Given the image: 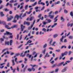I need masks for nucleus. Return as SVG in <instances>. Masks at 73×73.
<instances>
[{
    "label": "nucleus",
    "mask_w": 73,
    "mask_h": 73,
    "mask_svg": "<svg viewBox=\"0 0 73 73\" xmlns=\"http://www.w3.org/2000/svg\"><path fill=\"white\" fill-rule=\"evenodd\" d=\"M23 15V13H21L19 16L18 15H16L15 17L14 18L13 20V23H16L17 22V20H16V18L17 20H19V17L21 18V19H22V17H21V16Z\"/></svg>",
    "instance_id": "f257e3e1"
},
{
    "label": "nucleus",
    "mask_w": 73,
    "mask_h": 73,
    "mask_svg": "<svg viewBox=\"0 0 73 73\" xmlns=\"http://www.w3.org/2000/svg\"><path fill=\"white\" fill-rule=\"evenodd\" d=\"M27 53H29V50H28L27 51L26 50L25 52H24V51H23L21 53L20 56L22 57H25V54H26Z\"/></svg>",
    "instance_id": "f03ea898"
},
{
    "label": "nucleus",
    "mask_w": 73,
    "mask_h": 73,
    "mask_svg": "<svg viewBox=\"0 0 73 73\" xmlns=\"http://www.w3.org/2000/svg\"><path fill=\"white\" fill-rule=\"evenodd\" d=\"M20 55L19 54H15V55L13 56V57H12V58H14L15 60V62H16V64H18V62L17 61V58H16V57L17 56H18Z\"/></svg>",
    "instance_id": "7ed1b4c3"
},
{
    "label": "nucleus",
    "mask_w": 73,
    "mask_h": 73,
    "mask_svg": "<svg viewBox=\"0 0 73 73\" xmlns=\"http://www.w3.org/2000/svg\"><path fill=\"white\" fill-rule=\"evenodd\" d=\"M68 52H66L62 54L61 56H60L59 57V60H61L62 57L64 56H66L67 54H68Z\"/></svg>",
    "instance_id": "20e7f679"
},
{
    "label": "nucleus",
    "mask_w": 73,
    "mask_h": 73,
    "mask_svg": "<svg viewBox=\"0 0 73 73\" xmlns=\"http://www.w3.org/2000/svg\"><path fill=\"white\" fill-rule=\"evenodd\" d=\"M53 11H51L48 13V17L50 18V19H53L54 18V15H52L51 14L52 13Z\"/></svg>",
    "instance_id": "39448f33"
},
{
    "label": "nucleus",
    "mask_w": 73,
    "mask_h": 73,
    "mask_svg": "<svg viewBox=\"0 0 73 73\" xmlns=\"http://www.w3.org/2000/svg\"><path fill=\"white\" fill-rule=\"evenodd\" d=\"M13 17L12 16H10V17H7V21H11L12 20V19H13Z\"/></svg>",
    "instance_id": "423d86ee"
},
{
    "label": "nucleus",
    "mask_w": 73,
    "mask_h": 73,
    "mask_svg": "<svg viewBox=\"0 0 73 73\" xmlns=\"http://www.w3.org/2000/svg\"><path fill=\"white\" fill-rule=\"evenodd\" d=\"M61 1H63L64 3V4L62 5V7H63V8L65 7V4H66V0H61Z\"/></svg>",
    "instance_id": "0eeeda50"
},
{
    "label": "nucleus",
    "mask_w": 73,
    "mask_h": 73,
    "mask_svg": "<svg viewBox=\"0 0 73 73\" xmlns=\"http://www.w3.org/2000/svg\"><path fill=\"white\" fill-rule=\"evenodd\" d=\"M58 15H57L56 17H55L54 18V23H56L58 20V19H57L58 18Z\"/></svg>",
    "instance_id": "6e6552de"
},
{
    "label": "nucleus",
    "mask_w": 73,
    "mask_h": 73,
    "mask_svg": "<svg viewBox=\"0 0 73 73\" xmlns=\"http://www.w3.org/2000/svg\"><path fill=\"white\" fill-rule=\"evenodd\" d=\"M37 5V2H36L34 3L31 6H29V8H31V7H33L34 6H35L36 5Z\"/></svg>",
    "instance_id": "1a4fd4ad"
},
{
    "label": "nucleus",
    "mask_w": 73,
    "mask_h": 73,
    "mask_svg": "<svg viewBox=\"0 0 73 73\" xmlns=\"http://www.w3.org/2000/svg\"><path fill=\"white\" fill-rule=\"evenodd\" d=\"M26 56L27 57H28L29 58H30L32 57V55L30 54H26Z\"/></svg>",
    "instance_id": "9d476101"
},
{
    "label": "nucleus",
    "mask_w": 73,
    "mask_h": 73,
    "mask_svg": "<svg viewBox=\"0 0 73 73\" xmlns=\"http://www.w3.org/2000/svg\"><path fill=\"white\" fill-rule=\"evenodd\" d=\"M60 20L62 22H64L65 21V19L64 18V17L63 16H61L60 17Z\"/></svg>",
    "instance_id": "9b49d317"
},
{
    "label": "nucleus",
    "mask_w": 73,
    "mask_h": 73,
    "mask_svg": "<svg viewBox=\"0 0 73 73\" xmlns=\"http://www.w3.org/2000/svg\"><path fill=\"white\" fill-rule=\"evenodd\" d=\"M64 62H63L60 63H59L58 65H57V66L58 67L59 66H61V65H62L64 64Z\"/></svg>",
    "instance_id": "f8f14e48"
},
{
    "label": "nucleus",
    "mask_w": 73,
    "mask_h": 73,
    "mask_svg": "<svg viewBox=\"0 0 73 73\" xmlns=\"http://www.w3.org/2000/svg\"><path fill=\"white\" fill-rule=\"evenodd\" d=\"M5 45H9V42L8 41H5Z\"/></svg>",
    "instance_id": "ddd939ff"
},
{
    "label": "nucleus",
    "mask_w": 73,
    "mask_h": 73,
    "mask_svg": "<svg viewBox=\"0 0 73 73\" xmlns=\"http://www.w3.org/2000/svg\"><path fill=\"white\" fill-rule=\"evenodd\" d=\"M50 56V55L48 53H46V55L44 56V58H45V57H49Z\"/></svg>",
    "instance_id": "4468645a"
},
{
    "label": "nucleus",
    "mask_w": 73,
    "mask_h": 73,
    "mask_svg": "<svg viewBox=\"0 0 73 73\" xmlns=\"http://www.w3.org/2000/svg\"><path fill=\"white\" fill-rule=\"evenodd\" d=\"M5 27L6 28H7V29H11V27H9V26L7 25H5Z\"/></svg>",
    "instance_id": "2eb2a0df"
},
{
    "label": "nucleus",
    "mask_w": 73,
    "mask_h": 73,
    "mask_svg": "<svg viewBox=\"0 0 73 73\" xmlns=\"http://www.w3.org/2000/svg\"><path fill=\"white\" fill-rule=\"evenodd\" d=\"M24 28H25V26H23V25H21V29L22 32L23 31V30H24Z\"/></svg>",
    "instance_id": "dca6fc26"
},
{
    "label": "nucleus",
    "mask_w": 73,
    "mask_h": 73,
    "mask_svg": "<svg viewBox=\"0 0 73 73\" xmlns=\"http://www.w3.org/2000/svg\"><path fill=\"white\" fill-rule=\"evenodd\" d=\"M30 23L29 22H25L24 24H26V25H27V26H28L30 25Z\"/></svg>",
    "instance_id": "f3484780"
},
{
    "label": "nucleus",
    "mask_w": 73,
    "mask_h": 73,
    "mask_svg": "<svg viewBox=\"0 0 73 73\" xmlns=\"http://www.w3.org/2000/svg\"><path fill=\"white\" fill-rule=\"evenodd\" d=\"M66 68H64L62 69L61 71V72L62 73H64V72H66Z\"/></svg>",
    "instance_id": "a211bd4d"
},
{
    "label": "nucleus",
    "mask_w": 73,
    "mask_h": 73,
    "mask_svg": "<svg viewBox=\"0 0 73 73\" xmlns=\"http://www.w3.org/2000/svg\"><path fill=\"white\" fill-rule=\"evenodd\" d=\"M57 23H55L54 24V25L51 26V28H54V27H55L56 26V25H57Z\"/></svg>",
    "instance_id": "6ab92c4d"
},
{
    "label": "nucleus",
    "mask_w": 73,
    "mask_h": 73,
    "mask_svg": "<svg viewBox=\"0 0 73 73\" xmlns=\"http://www.w3.org/2000/svg\"><path fill=\"white\" fill-rule=\"evenodd\" d=\"M58 36V35L57 34H56L54 35L53 36V37L54 38H56V37H57Z\"/></svg>",
    "instance_id": "aec40b11"
},
{
    "label": "nucleus",
    "mask_w": 73,
    "mask_h": 73,
    "mask_svg": "<svg viewBox=\"0 0 73 73\" xmlns=\"http://www.w3.org/2000/svg\"><path fill=\"white\" fill-rule=\"evenodd\" d=\"M12 66H14L15 65V62L14 60H12Z\"/></svg>",
    "instance_id": "412c9836"
},
{
    "label": "nucleus",
    "mask_w": 73,
    "mask_h": 73,
    "mask_svg": "<svg viewBox=\"0 0 73 73\" xmlns=\"http://www.w3.org/2000/svg\"><path fill=\"white\" fill-rule=\"evenodd\" d=\"M13 42V40H11L9 42L10 45H12V43Z\"/></svg>",
    "instance_id": "4be33fe9"
},
{
    "label": "nucleus",
    "mask_w": 73,
    "mask_h": 73,
    "mask_svg": "<svg viewBox=\"0 0 73 73\" xmlns=\"http://www.w3.org/2000/svg\"><path fill=\"white\" fill-rule=\"evenodd\" d=\"M17 27V25H14L13 26L11 27V29H13L14 28H16V27Z\"/></svg>",
    "instance_id": "5701e85b"
},
{
    "label": "nucleus",
    "mask_w": 73,
    "mask_h": 73,
    "mask_svg": "<svg viewBox=\"0 0 73 73\" xmlns=\"http://www.w3.org/2000/svg\"><path fill=\"white\" fill-rule=\"evenodd\" d=\"M0 15L1 16H4V14H3V12H0Z\"/></svg>",
    "instance_id": "b1692460"
},
{
    "label": "nucleus",
    "mask_w": 73,
    "mask_h": 73,
    "mask_svg": "<svg viewBox=\"0 0 73 73\" xmlns=\"http://www.w3.org/2000/svg\"><path fill=\"white\" fill-rule=\"evenodd\" d=\"M46 6L47 7L49 6V2L48 1H46Z\"/></svg>",
    "instance_id": "393cba45"
},
{
    "label": "nucleus",
    "mask_w": 73,
    "mask_h": 73,
    "mask_svg": "<svg viewBox=\"0 0 73 73\" xmlns=\"http://www.w3.org/2000/svg\"><path fill=\"white\" fill-rule=\"evenodd\" d=\"M56 42H55V41L54 42L52 43V44L51 45H52V46H56V45H55V44H56Z\"/></svg>",
    "instance_id": "a878e982"
},
{
    "label": "nucleus",
    "mask_w": 73,
    "mask_h": 73,
    "mask_svg": "<svg viewBox=\"0 0 73 73\" xmlns=\"http://www.w3.org/2000/svg\"><path fill=\"white\" fill-rule=\"evenodd\" d=\"M41 2V0L39 1H38V5H41V4L42 3V2Z\"/></svg>",
    "instance_id": "bb28decb"
},
{
    "label": "nucleus",
    "mask_w": 73,
    "mask_h": 73,
    "mask_svg": "<svg viewBox=\"0 0 73 73\" xmlns=\"http://www.w3.org/2000/svg\"><path fill=\"white\" fill-rule=\"evenodd\" d=\"M27 60H28V59H27V58H25V59L24 63H25V64H27Z\"/></svg>",
    "instance_id": "cd10ccee"
},
{
    "label": "nucleus",
    "mask_w": 73,
    "mask_h": 73,
    "mask_svg": "<svg viewBox=\"0 0 73 73\" xmlns=\"http://www.w3.org/2000/svg\"><path fill=\"white\" fill-rule=\"evenodd\" d=\"M47 46V44H45L43 46V48H45Z\"/></svg>",
    "instance_id": "c85d7f7f"
},
{
    "label": "nucleus",
    "mask_w": 73,
    "mask_h": 73,
    "mask_svg": "<svg viewBox=\"0 0 73 73\" xmlns=\"http://www.w3.org/2000/svg\"><path fill=\"white\" fill-rule=\"evenodd\" d=\"M45 52H46V49H45L43 51H42V53L44 54H45Z\"/></svg>",
    "instance_id": "c756f323"
},
{
    "label": "nucleus",
    "mask_w": 73,
    "mask_h": 73,
    "mask_svg": "<svg viewBox=\"0 0 73 73\" xmlns=\"http://www.w3.org/2000/svg\"><path fill=\"white\" fill-rule=\"evenodd\" d=\"M70 15L72 17H73V11H71L70 13Z\"/></svg>",
    "instance_id": "7c9ffc66"
},
{
    "label": "nucleus",
    "mask_w": 73,
    "mask_h": 73,
    "mask_svg": "<svg viewBox=\"0 0 73 73\" xmlns=\"http://www.w3.org/2000/svg\"><path fill=\"white\" fill-rule=\"evenodd\" d=\"M33 25H31V27H29L28 28V29H29V30L31 29L32 28V27H33Z\"/></svg>",
    "instance_id": "2f4dec72"
},
{
    "label": "nucleus",
    "mask_w": 73,
    "mask_h": 73,
    "mask_svg": "<svg viewBox=\"0 0 73 73\" xmlns=\"http://www.w3.org/2000/svg\"><path fill=\"white\" fill-rule=\"evenodd\" d=\"M17 70L18 72H19V66H17Z\"/></svg>",
    "instance_id": "473e14b6"
},
{
    "label": "nucleus",
    "mask_w": 73,
    "mask_h": 73,
    "mask_svg": "<svg viewBox=\"0 0 73 73\" xmlns=\"http://www.w3.org/2000/svg\"><path fill=\"white\" fill-rule=\"evenodd\" d=\"M3 38H5V39H6V40H8V38L4 36H3Z\"/></svg>",
    "instance_id": "72a5a7b5"
},
{
    "label": "nucleus",
    "mask_w": 73,
    "mask_h": 73,
    "mask_svg": "<svg viewBox=\"0 0 73 73\" xmlns=\"http://www.w3.org/2000/svg\"><path fill=\"white\" fill-rule=\"evenodd\" d=\"M33 19L34 18V17H31L29 19L30 21H32V20H33Z\"/></svg>",
    "instance_id": "f704fd0d"
},
{
    "label": "nucleus",
    "mask_w": 73,
    "mask_h": 73,
    "mask_svg": "<svg viewBox=\"0 0 73 73\" xmlns=\"http://www.w3.org/2000/svg\"><path fill=\"white\" fill-rule=\"evenodd\" d=\"M58 68H56L55 70L54 71V72L55 73H57L58 72Z\"/></svg>",
    "instance_id": "c9c22d12"
},
{
    "label": "nucleus",
    "mask_w": 73,
    "mask_h": 73,
    "mask_svg": "<svg viewBox=\"0 0 73 73\" xmlns=\"http://www.w3.org/2000/svg\"><path fill=\"white\" fill-rule=\"evenodd\" d=\"M64 48H66V46H62L61 48L62 49Z\"/></svg>",
    "instance_id": "e433bc0d"
},
{
    "label": "nucleus",
    "mask_w": 73,
    "mask_h": 73,
    "mask_svg": "<svg viewBox=\"0 0 73 73\" xmlns=\"http://www.w3.org/2000/svg\"><path fill=\"white\" fill-rule=\"evenodd\" d=\"M7 35H12V33L8 32H7Z\"/></svg>",
    "instance_id": "4c0bfd02"
},
{
    "label": "nucleus",
    "mask_w": 73,
    "mask_h": 73,
    "mask_svg": "<svg viewBox=\"0 0 73 73\" xmlns=\"http://www.w3.org/2000/svg\"><path fill=\"white\" fill-rule=\"evenodd\" d=\"M72 52L70 51L69 52H68V56H70V54H72Z\"/></svg>",
    "instance_id": "58836bf2"
},
{
    "label": "nucleus",
    "mask_w": 73,
    "mask_h": 73,
    "mask_svg": "<svg viewBox=\"0 0 73 73\" xmlns=\"http://www.w3.org/2000/svg\"><path fill=\"white\" fill-rule=\"evenodd\" d=\"M4 38H0V40L1 41H4Z\"/></svg>",
    "instance_id": "ea45409f"
},
{
    "label": "nucleus",
    "mask_w": 73,
    "mask_h": 73,
    "mask_svg": "<svg viewBox=\"0 0 73 73\" xmlns=\"http://www.w3.org/2000/svg\"><path fill=\"white\" fill-rule=\"evenodd\" d=\"M64 13L66 14L68 13V11L66 9H64Z\"/></svg>",
    "instance_id": "a19ab883"
},
{
    "label": "nucleus",
    "mask_w": 73,
    "mask_h": 73,
    "mask_svg": "<svg viewBox=\"0 0 73 73\" xmlns=\"http://www.w3.org/2000/svg\"><path fill=\"white\" fill-rule=\"evenodd\" d=\"M28 5H26L25 7V9L26 10H27L28 9Z\"/></svg>",
    "instance_id": "79ce46f5"
},
{
    "label": "nucleus",
    "mask_w": 73,
    "mask_h": 73,
    "mask_svg": "<svg viewBox=\"0 0 73 73\" xmlns=\"http://www.w3.org/2000/svg\"><path fill=\"white\" fill-rule=\"evenodd\" d=\"M48 22V23H50V22H52V20L50 19H48L47 20Z\"/></svg>",
    "instance_id": "37998d69"
},
{
    "label": "nucleus",
    "mask_w": 73,
    "mask_h": 73,
    "mask_svg": "<svg viewBox=\"0 0 73 73\" xmlns=\"http://www.w3.org/2000/svg\"><path fill=\"white\" fill-rule=\"evenodd\" d=\"M70 39H72L73 38V37L72 36H70L69 37H68Z\"/></svg>",
    "instance_id": "c03bdc74"
},
{
    "label": "nucleus",
    "mask_w": 73,
    "mask_h": 73,
    "mask_svg": "<svg viewBox=\"0 0 73 73\" xmlns=\"http://www.w3.org/2000/svg\"><path fill=\"white\" fill-rule=\"evenodd\" d=\"M57 66V65H56V64H54L52 65V68H54L55 66Z\"/></svg>",
    "instance_id": "a18cd8bd"
},
{
    "label": "nucleus",
    "mask_w": 73,
    "mask_h": 73,
    "mask_svg": "<svg viewBox=\"0 0 73 73\" xmlns=\"http://www.w3.org/2000/svg\"><path fill=\"white\" fill-rule=\"evenodd\" d=\"M48 22H44L43 23L44 25H45L46 24H48Z\"/></svg>",
    "instance_id": "49530a36"
},
{
    "label": "nucleus",
    "mask_w": 73,
    "mask_h": 73,
    "mask_svg": "<svg viewBox=\"0 0 73 73\" xmlns=\"http://www.w3.org/2000/svg\"><path fill=\"white\" fill-rule=\"evenodd\" d=\"M60 42H63V39L62 38L60 39Z\"/></svg>",
    "instance_id": "de8ad7c7"
},
{
    "label": "nucleus",
    "mask_w": 73,
    "mask_h": 73,
    "mask_svg": "<svg viewBox=\"0 0 73 73\" xmlns=\"http://www.w3.org/2000/svg\"><path fill=\"white\" fill-rule=\"evenodd\" d=\"M52 41H53V40L52 39L49 42V44H50V45H52Z\"/></svg>",
    "instance_id": "09e8293b"
},
{
    "label": "nucleus",
    "mask_w": 73,
    "mask_h": 73,
    "mask_svg": "<svg viewBox=\"0 0 73 73\" xmlns=\"http://www.w3.org/2000/svg\"><path fill=\"white\" fill-rule=\"evenodd\" d=\"M44 9H45V6H43L41 9L40 11H43Z\"/></svg>",
    "instance_id": "8fccbe9b"
},
{
    "label": "nucleus",
    "mask_w": 73,
    "mask_h": 73,
    "mask_svg": "<svg viewBox=\"0 0 73 73\" xmlns=\"http://www.w3.org/2000/svg\"><path fill=\"white\" fill-rule=\"evenodd\" d=\"M31 12V11H30L29 12H28L27 11H26V13H27L28 15H29V14H30Z\"/></svg>",
    "instance_id": "3c124183"
},
{
    "label": "nucleus",
    "mask_w": 73,
    "mask_h": 73,
    "mask_svg": "<svg viewBox=\"0 0 73 73\" xmlns=\"http://www.w3.org/2000/svg\"><path fill=\"white\" fill-rule=\"evenodd\" d=\"M28 71H29L30 72L32 71V69H31L30 68H29L27 69Z\"/></svg>",
    "instance_id": "603ef678"
},
{
    "label": "nucleus",
    "mask_w": 73,
    "mask_h": 73,
    "mask_svg": "<svg viewBox=\"0 0 73 73\" xmlns=\"http://www.w3.org/2000/svg\"><path fill=\"white\" fill-rule=\"evenodd\" d=\"M4 11H5V12H8V11H9V10L8 9H5Z\"/></svg>",
    "instance_id": "864d4df0"
},
{
    "label": "nucleus",
    "mask_w": 73,
    "mask_h": 73,
    "mask_svg": "<svg viewBox=\"0 0 73 73\" xmlns=\"http://www.w3.org/2000/svg\"><path fill=\"white\" fill-rule=\"evenodd\" d=\"M52 31V29H47V32H49V31Z\"/></svg>",
    "instance_id": "5fc2aeb1"
},
{
    "label": "nucleus",
    "mask_w": 73,
    "mask_h": 73,
    "mask_svg": "<svg viewBox=\"0 0 73 73\" xmlns=\"http://www.w3.org/2000/svg\"><path fill=\"white\" fill-rule=\"evenodd\" d=\"M65 38H66V36H64V35L62 36V38L63 39Z\"/></svg>",
    "instance_id": "6e6d98bb"
},
{
    "label": "nucleus",
    "mask_w": 73,
    "mask_h": 73,
    "mask_svg": "<svg viewBox=\"0 0 73 73\" xmlns=\"http://www.w3.org/2000/svg\"><path fill=\"white\" fill-rule=\"evenodd\" d=\"M42 31H44V32H46V30L45 28H44L42 29Z\"/></svg>",
    "instance_id": "4d7b16f0"
},
{
    "label": "nucleus",
    "mask_w": 73,
    "mask_h": 73,
    "mask_svg": "<svg viewBox=\"0 0 73 73\" xmlns=\"http://www.w3.org/2000/svg\"><path fill=\"white\" fill-rule=\"evenodd\" d=\"M5 31V30H4V29H3L0 30V32H4V31Z\"/></svg>",
    "instance_id": "13d9d810"
},
{
    "label": "nucleus",
    "mask_w": 73,
    "mask_h": 73,
    "mask_svg": "<svg viewBox=\"0 0 73 73\" xmlns=\"http://www.w3.org/2000/svg\"><path fill=\"white\" fill-rule=\"evenodd\" d=\"M9 62H8L7 65V67H9Z\"/></svg>",
    "instance_id": "bf43d9fd"
},
{
    "label": "nucleus",
    "mask_w": 73,
    "mask_h": 73,
    "mask_svg": "<svg viewBox=\"0 0 73 73\" xmlns=\"http://www.w3.org/2000/svg\"><path fill=\"white\" fill-rule=\"evenodd\" d=\"M9 38H11V39H12L13 38V35H11L9 37Z\"/></svg>",
    "instance_id": "052dcab7"
},
{
    "label": "nucleus",
    "mask_w": 73,
    "mask_h": 73,
    "mask_svg": "<svg viewBox=\"0 0 73 73\" xmlns=\"http://www.w3.org/2000/svg\"><path fill=\"white\" fill-rule=\"evenodd\" d=\"M66 5L70 6V3L69 2H67L66 3Z\"/></svg>",
    "instance_id": "680f3d73"
},
{
    "label": "nucleus",
    "mask_w": 73,
    "mask_h": 73,
    "mask_svg": "<svg viewBox=\"0 0 73 73\" xmlns=\"http://www.w3.org/2000/svg\"><path fill=\"white\" fill-rule=\"evenodd\" d=\"M54 62V61L52 60L51 62H50V63H51V64H53Z\"/></svg>",
    "instance_id": "e2e57ef3"
},
{
    "label": "nucleus",
    "mask_w": 73,
    "mask_h": 73,
    "mask_svg": "<svg viewBox=\"0 0 73 73\" xmlns=\"http://www.w3.org/2000/svg\"><path fill=\"white\" fill-rule=\"evenodd\" d=\"M31 69L34 72L35 71V68H33V67Z\"/></svg>",
    "instance_id": "0e129e2a"
},
{
    "label": "nucleus",
    "mask_w": 73,
    "mask_h": 73,
    "mask_svg": "<svg viewBox=\"0 0 73 73\" xmlns=\"http://www.w3.org/2000/svg\"><path fill=\"white\" fill-rule=\"evenodd\" d=\"M64 42H67V39H65L64 40Z\"/></svg>",
    "instance_id": "69168bd1"
},
{
    "label": "nucleus",
    "mask_w": 73,
    "mask_h": 73,
    "mask_svg": "<svg viewBox=\"0 0 73 73\" xmlns=\"http://www.w3.org/2000/svg\"><path fill=\"white\" fill-rule=\"evenodd\" d=\"M12 70H13V73H15V70H16V69H13Z\"/></svg>",
    "instance_id": "338daca9"
},
{
    "label": "nucleus",
    "mask_w": 73,
    "mask_h": 73,
    "mask_svg": "<svg viewBox=\"0 0 73 73\" xmlns=\"http://www.w3.org/2000/svg\"><path fill=\"white\" fill-rule=\"evenodd\" d=\"M58 11H56L55 12V15H57V14H58Z\"/></svg>",
    "instance_id": "774afa93"
}]
</instances>
